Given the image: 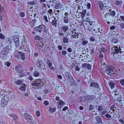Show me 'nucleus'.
<instances>
[{
  "instance_id": "393cba45",
  "label": "nucleus",
  "mask_w": 124,
  "mask_h": 124,
  "mask_svg": "<svg viewBox=\"0 0 124 124\" xmlns=\"http://www.w3.org/2000/svg\"><path fill=\"white\" fill-rule=\"evenodd\" d=\"M109 84L111 89H113L114 87L115 83L112 81H110L109 82Z\"/></svg>"
},
{
  "instance_id": "13d9d810",
  "label": "nucleus",
  "mask_w": 124,
  "mask_h": 124,
  "mask_svg": "<svg viewBox=\"0 0 124 124\" xmlns=\"http://www.w3.org/2000/svg\"><path fill=\"white\" fill-rule=\"evenodd\" d=\"M116 27L114 25L112 26L110 28V29L111 30H113L115 29Z\"/></svg>"
},
{
  "instance_id": "37998d69",
  "label": "nucleus",
  "mask_w": 124,
  "mask_h": 124,
  "mask_svg": "<svg viewBox=\"0 0 124 124\" xmlns=\"http://www.w3.org/2000/svg\"><path fill=\"white\" fill-rule=\"evenodd\" d=\"M88 43V41L86 40H83L82 41V45L83 46L85 45L86 44Z\"/></svg>"
},
{
  "instance_id": "680f3d73",
  "label": "nucleus",
  "mask_w": 124,
  "mask_h": 124,
  "mask_svg": "<svg viewBox=\"0 0 124 124\" xmlns=\"http://www.w3.org/2000/svg\"><path fill=\"white\" fill-rule=\"evenodd\" d=\"M36 116H39L40 115V112L39 111H37L36 112Z\"/></svg>"
},
{
  "instance_id": "49530a36",
  "label": "nucleus",
  "mask_w": 124,
  "mask_h": 124,
  "mask_svg": "<svg viewBox=\"0 0 124 124\" xmlns=\"http://www.w3.org/2000/svg\"><path fill=\"white\" fill-rule=\"evenodd\" d=\"M120 25L122 29L124 28V23H121L120 24Z\"/></svg>"
},
{
  "instance_id": "338daca9",
  "label": "nucleus",
  "mask_w": 124,
  "mask_h": 124,
  "mask_svg": "<svg viewBox=\"0 0 124 124\" xmlns=\"http://www.w3.org/2000/svg\"><path fill=\"white\" fill-rule=\"evenodd\" d=\"M119 121L120 122L122 123V124H124V122L122 119H119Z\"/></svg>"
},
{
  "instance_id": "4d7b16f0",
  "label": "nucleus",
  "mask_w": 124,
  "mask_h": 124,
  "mask_svg": "<svg viewBox=\"0 0 124 124\" xmlns=\"http://www.w3.org/2000/svg\"><path fill=\"white\" fill-rule=\"evenodd\" d=\"M92 30V28L91 27H90L89 26H88L87 27V32H89L91 31Z\"/></svg>"
},
{
  "instance_id": "473e14b6",
  "label": "nucleus",
  "mask_w": 124,
  "mask_h": 124,
  "mask_svg": "<svg viewBox=\"0 0 124 124\" xmlns=\"http://www.w3.org/2000/svg\"><path fill=\"white\" fill-rule=\"evenodd\" d=\"M86 21H88L87 22H88L90 24V25L94 24L95 23V21L93 22L90 20H89L88 19H86Z\"/></svg>"
},
{
  "instance_id": "69168bd1",
  "label": "nucleus",
  "mask_w": 124,
  "mask_h": 124,
  "mask_svg": "<svg viewBox=\"0 0 124 124\" xmlns=\"http://www.w3.org/2000/svg\"><path fill=\"white\" fill-rule=\"evenodd\" d=\"M53 10L51 9H49L48 11V13L50 14H52L53 12Z\"/></svg>"
},
{
  "instance_id": "c756f323",
  "label": "nucleus",
  "mask_w": 124,
  "mask_h": 124,
  "mask_svg": "<svg viewBox=\"0 0 124 124\" xmlns=\"http://www.w3.org/2000/svg\"><path fill=\"white\" fill-rule=\"evenodd\" d=\"M63 42L65 43H68V39L67 37L65 36H64L63 37Z\"/></svg>"
},
{
  "instance_id": "4c0bfd02",
  "label": "nucleus",
  "mask_w": 124,
  "mask_h": 124,
  "mask_svg": "<svg viewBox=\"0 0 124 124\" xmlns=\"http://www.w3.org/2000/svg\"><path fill=\"white\" fill-rule=\"evenodd\" d=\"M20 73L19 76L20 77H22L25 76V74L24 72H23V70L21 71V72L19 73Z\"/></svg>"
},
{
  "instance_id": "72a5a7b5",
  "label": "nucleus",
  "mask_w": 124,
  "mask_h": 124,
  "mask_svg": "<svg viewBox=\"0 0 124 124\" xmlns=\"http://www.w3.org/2000/svg\"><path fill=\"white\" fill-rule=\"evenodd\" d=\"M15 83L16 85H19L21 84L22 82L21 80H18L15 81Z\"/></svg>"
},
{
  "instance_id": "412c9836",
  "label": "nucleus",
  "mask_w": 124,
  "mask_h": 124,
  "mask_svg": "<svg viewBox=\"0 0 124 124\" xmlns=\"http://www.w3.org/2000/svg\"><path fill=\"white\" fill-rule=\"evenodd\" d=\"M71 85H73L74 86H77V84L76 83L75 81L73 80V78L71 79V80L69 81Z\"/></svg>"
},
{
  "instance_id": "7c9ffc66",
  "label": "nucleus",
  "mask_w": 124,
  "mask_h": 124,
  "mask_svg": "<svg viewBox=\"0 0 124 124\" xmlns=\"http://www.w3.org/2000/svg\"><path fill=\"white\" fill-rule=\"evenodd\" d=\"M33 76L35 77H38L39 76V73L38 72L35 71L33 73Z\"/></svg>"
},
{
  "instance_id": "f3484780",
  "label": "nucleus",
  "mask_w": 124,
  "mask_h": 124,
  "mask_svg": "<svg viewBox=\"0 0 124 124\" xmlns=\"http://www.w3.org/2000/svg\"><path fill=\"white\" fill-rule=\"evenodd\" d=\"M65 75L66 76L67 79L69 81L71 80V79H73V78L70 74L68 72H65Z\"/></svg>"
},
{
  "instance_id": "e2e57ef3",
  "label": "nucleus",
  "mask_w": 124,
  "mask_h": 124,
  "mask_svg": "<svg viewBox=\"0 0 124 124\" xmlns=\"http://www.w3.org/2000/svg\"><path fill=\"white\" fill-rule=\"evenodd\" d=\"M67 53V52L66 51H63L62 52V54L63 55H65Z\"/></svg>"
},
{
  "instance_id": "5fc2aeb1",
  "label": "nucleus",
  "mask_w": 124,
  "mask_h": 124,
  "mask_svg": "<svg viewBox=\"0 0 124 124\" xmlns=\"http://www.w3.org/2000/svg\"><path fill=\"white\" fill-rule=\"evenodd\" d=\"M43 18L45 20V22H46L47 23L48 21L47 19V17L45 16H43Z\"/></svg>"
},
{
  "instance_id": "1a4fd4ad",
  "label": "nucleus",
  "mask_w": 124,
  "mask_h": 124,
  "mask_svg": "<svg viewBox=\"0 0 124 124\" xmlns=\"http://www.w3.org/2000/svg\"><path fill=\"white\" fill-rule=\"evenodd\" d=\"M36 64L38 67H39L41 69L45 70L46 69L45 65L40 60H37L36 62Z\"/></svg>"
},
{
  "instance_id": "8fccbe9b",
  "label": "nucleus",
  "mask_w": 124,
  "mask_h": 124,
  "mask_svg": "<svg viewBox=\"0 0 124 124\" xmlns=\"http://www.w3.org/2000/svg\"><path fill=\"white\" fill-rule=\"evenodd\" d=\"M93 107L94 106L93 105H90L89 108V110H93Z\"/></svg>"
},
{
  "instance_id": "f704fd0d",
  "label": "nucleus",
  "mask_w": 124,
  "mask_h": 124,
  "mask_svg": "<svg viewBox=\"0 0 124 124\" xmlns=\"http://www.w3.org/2000/svg\"><path fill=\"white\" fill-rule=\"evenodd\" d=\"M56 110V108H52L51 107H49V110L51 111V112H54Z\"/></svg>"
},
{
  "instance_id": "0e129e2a",
  "label": "nucleus",
  "mask_w": 124,
  "mask_h": 124,
  "mask_svg": "<svg viewBox=\"0 0 124 124\" xmlns=\"http://www.w3.org/2000/svg\"><path fill=\"white\" fill-rule=\"evenodd\" d=\"M8 43H11L12 42V41L11 39L9 38H8Z\"/></svg>"
},
{
  "instance_id": "6e6d98bb",
  "label": "nucleus",
  "mask_w": 124,
  "mask_h": 124,
  "mask_svg": "<svg viewBox=\"0 0 124 124\" xmlns=\"http://www.w3.org/2000/svg\"><path fill=\"white\" fill-rule=\"evenodd\" d=\"M50 67V68L53 71H54L55 70L54 68L52 65L49 66Z\"/></svg>"
},
{
  "instance_id": "c85d7f7f",
  "label": "nucleus",
  "mask_w": 124,
  "mask_h": 124,
  "mask_svg": "<svg viewBox=\"0 0 124 124\" xmlns=\"http://www.w3.org/2000/svg\"><path fill=\"white\" fill-rule=\"evenodd\" d=\"M26 87V85L24 84H23L22 85L20 88V89L22 91H24L25 90V88Z\"/></svg>"
},
{
  "instance_id": "2eb2a0df",
  "label": "nucleus",
  "mask_w": 124,
  "mask_h": 124,
  "mask_svg": "<svg viewBox=\"0 0 124 124\" xmlns=\"http://www.w3.org/2000/svg\"><path fill=\"white\" fill-rule=\"evenodd\" d=\"M51 19L52 21L51 22L52 25L56 27L57 26V20L56 19L53 17H52Z\"/></svg>"
},
{
  "instance_id": "7ed1b4c3",
  "label": "nucleus",
  "mask_w": 124,
  "mask_h": 124,
  "mask_svg": "<svg viewBox=\"0 0 124 124\" xmlns=\"http://www.w3.org/2000/svg\"><path fill=\"white\" fill-rule=\"evenodd\" d=\"M95 96L94 95H91L85 96L83 98L81 101L82 104H86L87 103V101L89 100H91L95 98Z\"/></svg>"
},
{
  "instance_id": "c03bdc74",
  "label": "nucleus",
  "mask_w": 124,
  "mask_h": 124,
  "mask_svg": "<svg viewBox=\"0 0 124 124\" xmlns=\"http://www.w3.org/2000/svg\"><path fill=\"white\" fill-rule=\"evenodd\" d=\"M41 38L39 36L37 35L35 37V39L36 40H40Z\"/></svg>"
},
{
  "instance_id": "9b49d317",
  "label": "nucleus",
  "mask_w": 124,
  "mask_h": 124,
  "mask_svg": "<svg viewBox=\"0 0 124 124\" xmlns=\"http://www.w3.org/2000/svg\"><path fill=\"white\" fill-rule=\"evenodd\" d=\"M24 117L26 121L29 123L31 122L33 123V121L32 120L31 116L29 114L27 113H25L24 114Z\"/></svg>"
},
{
  "instance_id": "58836bf2",
  "label": "nucleus",
  "mask_w": 124,
  "mask_h": 124,
  "mask_svg": "<svg viewBox=\"0 0 124 124\" xmlns=\"http://www.w3.org/2000/svg\"><path fill=\"white\" fill-rule=\"evenodd\" d=\"M36 1L35 0H33L32 1H29L28 2V3L30 5H34L36 3Z\"/></svg>"
},
{
  "instance_id": "20e7f679",
  "label": "nucleus",
  "mask_w": 124,
  "mask_h": 124,
  "mask_svg": "<svg viewBox=\"0 0 124 124\" xmlns=\"http://www.w3.org/2000/svg\"><path fill=\"white\" fill-rule=\"evenodd\" d=\"M108 70H105V72L110 76L113 77L115 76V73L114 70V67L111 66V67H108Z\"/></svg>"
},
{
  "instance_id": "e433bc0d",
  "label": "nucleus",
  "mask_w": 124,
  "mask_h": 124,
  "mask_svg": "<svg viewBox=\"0 0 124 124\" xmlns=\"http://www.w3.org/2000/svg\"><path fill=\"white\" fill-rule=\"evenodd\" d=\"M59 105H65V102L63 101H62L61 100H59Z\"/></svg>"
},
{
  "instance_id": "4468645a",
  "label": "nucleus",
  "mask_w": 124,
  "mask_h": 124,
  "mask_svg": "<svg viewBox=\"0 0 124 124\" xmlns=\"http://www.w3.org/2000/svg\"><path fill=\"white\" fill-rule=\"evenodd\" d=\"M116 48L114 51H113V53L114 54H118L119 53H121V48L120 46L117 45V46H115Z\"/></svg>"
},
{
  "instance_id": "a19ab883",
  "label": "nucleus",
  "mask_w": 124,
  "mask_h": 124,
  "mask_svg": "<svg viewBox=\"0 0 124 124\" xmlns=\"http://www.w3.org/2000/svg\"><path fill=\"white\" fill-rule=\"evenodd\" d=\"M10 116L11 117L13 118V119L14 120H16L17 119V117L15 115L12 114Z\"/></svg>"
},
{
  "instance_id": "bb28decb",
  "label": "nucleus",
  "mask_w": 124,
  "mask_h": 124,
  "mask_svg": "<svg viewBox=\"0 0 124 124\" xmlns=\"http://www.w3.org/2000/svg\"><path fill=\"white\" fill-rule=\"evenodd\" d=\"M86 13V10H83L82 12H81V17L82 18H83L85 16Z\"/></svg>"
},
{
  "instance_id": "cd10ccee",
  "label": "nucleus",
  "mask_w": 124,
  "mask_h": 124,
  "mask_svg": "<svg viewBox=\"0 0 124 124\" xmlns=\"http://www.w3.org/2000/svg\"><path fill=\"white\" fill-rule=\"evenodd\" d=\"M99 6L100 9L101 10V11H102L103 10L104 8L106 6H104L103 4H101L99 5Z\"/></svg>"
},
{
  "instance_id": "774afa93",
  "label": "nucleus",
  "mask_w": 124,
  "mask_h": 124,
  "mask_svg": "<svg viewBox=\"0 0 124 124\" xmlns=\"http://www.w3.org/2000/svg\"><path fill=\"white\" fill-rule=\"evenodd\" d=\"M120 82L122 85H124V79L121 80Z\"/></svg>"
},
{
  "instance_id": "f8f14e48",
  "label": "nucleus",
  "mask_w": 124,
  "mask_h": 124,
  "mask_svg": "<svg viewBox=\"0 0 124 124\" xmlns=\"http://www.w3.org/2000/svg\"><path fill=\"white\" fill-rule=\"evenodd\" d=\"M65 8V7L62 5V4L60 2V1H59L58 3H57L55 6V8L57 9H60L61 10H63L64 8Z\"/></svg>"
},
{
  "instance_id": "f03ea898",
  "label": "nucleus",
  "mask_w": 124,
  "mask_h": 124,
  "mask_svg": "<svg viewBox=\"0 0 124 124\" xmlns=\"http://www.w3.org/2000/svg\"><path fill=\"white\" fill-rule=\"evenodd\" d=\"M44 84L43 80L40 79H37L33 81L31 85L33 86H35L39 88H40L43 85L42 84Z\"/></svg>"
},
{
  "instance_id": "ddd939ff",
  "label": "nucleus",
  "mask_w": 124,
  "mask_h": 124,
  "mask_svg": "<svg viewBox=\"0 0 124 124\" xmlns=\"http://www.w3.org/2000/svg\"><path fill=\"white\" fill-rule=\"evenodd\" d=\"M38 27V28L41 31V33L42 31H44L45 33H47V30L46 27L44 25L42 24L39 25Z\"/></svg>"
},
{
  "instance_id": "ea45409f",
  "label": "nucleus",
  "mask_w": 124,
  "mask_h": 124,
  "mask_svg": "<svg viewBox=\"0 0 124 124\" xmlns=\"http://www.w3.org/2000/svg\"><path fill=\"white\" fill-rule=\"evenodd\" d=\"M122 3V2L121 1L119 0H116L115 2V4L117 5H119L120 4H121Z\"/></svg>"
},
{
  "instance_id": "de8ad7c7",
  "label": "nucleus",
  "mask_w": 124,
  "mask_h": 124,
  "mask_svg": "<svg viewBox=\"0 0 124 124\" xmlns=\"http://www.w3.org/2000/svg\"><path fill=\"white\" fill-rule=\"evenodd\" d=\"M115 12L114 11H113L110 12V15H111L112 16H114L115 14Z\"/></svg>"
},
{
  "instance_id": "423d86ee",
  "label": "nucleus",
  "mask_w": 124,
  "mask_h": 124,
  "mask_svg": "<svg viewBox=\"0 0 124 124\" xmlns=\"http://www.w3.org/2000/svg\"><path fill=\"white\" fill-rule=\"evenodd\" d=\"M90 86L92 87V89L95 93L96 92H98V88L99 87V85L97 83L95 82H92L90 84Z\"/></svg>"
},
{
  "instance_id": "603ef678",
  "label": "nucleus",
  "mask_w": 124,
  "mask_h": 124,
  "mask_svg": "<svg viewBox=\"0 0 124 124\" xmlns=\"http://www.w3.org/2000/svg\"><path fill=\"white\" fill-rule=\"evenodd\" d=\"M105 116L106 117L108 118H110L111 117V116L110 115L108 114L106 115H105Z\"/></svg>"
},
{
  "instance_id": "09e8293b",
  "label": "nucleus",
  "mask_w": 124,
  "mask_h": 124,
  "mask_svg": "<svg viewBox=\"0 0 124 124\" xmlns=\"http://www.w3.org/2000/svg\"><path fill=\"white\" fill-rule=\"evenodd\" d=\"M47 63L48 66L52 65V62L51 60H48L47 62Z\"/></svg>"
},
{
  "instance_id": "0eeeda50",
  "label": "nucleus",
  "mask_w": 124,
  "mask_h": 124,
  "mask_svg": "<svg viewBox=\"0 0 124 124\" xmlns=\"http://www.w3.org/2000/svg\"><path fill=\"white\" fill-rule=\"evenodd\" d=\"M110 8L109 7L106 6L105 8H104L103 10L101 11V14L103 15H104L105 16H108L107 14H109V12L111 10Z\"/></svg>"
},
{
  "instance_id": "dca6fc26",
  "label": "nucleus",
  "mask_w": 124,
  "mask_h": 124,
  "mask_svg": "<svg viewBox=\"0 0 124 124\" xmlns=\"http://www.w3.org/2000/svg\"><path fill=\"white\" fill-rule=\"evenodd\" d=\"M95 119L96 122L99 124H102L104 123L100 116H98L95 117Z\"/></svg>"
},
{
  "instance_id": "a211bd4d",
  "label": "nucleus",
  "mask_w": 124,
  "mask_h": 124,
  "mask_svg": "<svg viewBox=\"0 0 124 124\" xmlns=\"http://www.w3.org/2000/svg\"><path fill=\"white\" fill-rule=\"evenodd\" d=\"M16 70L18 73L21 72L22 71V66L19 65L16 66L15 67Z\"/></svg>"
},
{
  "instance_id": "f257e3e1",
  "label": "nucleus",
  "mask_w": 124,
  "mask_h": 124,
  "mask_svg": "<svg viewBox=\"0 0 124 124\" xmlns=\"http://www.w3.org/2000/svg\"><path fill=\"white\" fill-rule=\"evenodd\" d=\"M11 48L10 46L9 45H7L5 47H4L0 54V57L3 58L8 54H9L10 52L9 51Z\"/></svg>"
},
{
  "instance_id": "b1692460",
  "label": "nucleus",
  "mask_w": 124,
  "mask_h": 124,
  "mask_svg": "<svg viewBox=\"0 0 124 124\" xmlns=\"http://www.w3.org/2000/svg\"><path fill=\"white\" fill-rule=\"evenodd\" d=\"M0 5V15H3V14L5 12L4 8L2 7H1Z\"/></svg>"
},
{
  "instance_id": "9d476101",
  "label": "nucleus",
  "mask_w": 124,
  "mask_h": 124,
  "mask_svg": "<svg viewBox=\"0 0 124 124\" xmlns=\"http://www.w3.org/2000/svg\"><path fill=\"white\" fill-rule=\"evenodd\" d=\"M19 35H15L13 36V39L15 43L16 46L17 47L19 45L20 41L19 40Z\"/></svg>"
},
{
  "instance_id": "2f4dec72",
  "label": "nucleus",
  "mask_w": 124,
  "mask_h": 124,
  "mask_svg": "<svg viewBox=\"0 0 124 124\" xmlns=\"http://www.w3.org/2000/svg\"><path fill=\"white\" fill-rule=\"evenodd\" d=\"M20 58L21 59L23 60H24L25 59V54L24 53H22V52H21V53H20Z\"/></svg>"
},
{
  "instance_id": "5701e85b",
  "label": "nucleus",
  "mask_w": 124,
  "mask_h": 124,
  "mask_svg": "<svg viewBox=\"0 0 124 124\" xmlns=\"http://www.w3.org/2000/svg\"><path fill=\"white\" fill-rule=\"evenodd\" d=\"M61 28L64 32H65L68 30V27L66 25L65 26L64 25H63V26L61 27Z\"/></svg>"
},
{
  "instance_id": "c9c22d12",
  "label": "nucleus",
  "mask_w": 124,
  "mask_h": 124,
  "mask_svg": "<svg viewBox=\"0 0 124 124\" xmlns=\"http://www.w3.org/2000/svg\"><path fill=\"white\" fill-rule=\"evenodd\" d=\"M38 26L35 27L34 28V30L37 32H39V33H41V31L39 29V28H38Z\"/></svg>"
},
{
  "instance_id": "bf43d9fd",
  "label": "nucleus",
  "mask_w": 124,
  "mask_h": 124,
  "mask_svg": "<svg viewBox=\"0 0 124 124\" xmlns=\"http://www.w3.org/2000/svg\"><path fill=\"white\" fill-rule=\"evenodd\" d=\"M20 15L21 17H23L25 16V14L23 12H21L20 13Z\"/></svg>"
},
{
  "instance_id": "6ab92c4d",
  "label": "nucleus",
  "mask_w": 124,
  "mask_h": 124,
  "mask_svg": "<svg viewBox=\"0 0 124 124\" xmlns=\"http://www.w3.org/2000/svg\"><path fill=\"white\" fill-rule=\"evenodd\" d=\"M111 42L112 44H116L119 41L117 39V37H115L111 39Z\"/></svg>"
},
{
  "instance_id": "aec40b11",
  "label": "nucleus",
  "mask_w": 124,
  "mask_h": 124,
  "mask_svg": "<svg viewBox=\"0 0 124 124\" xmlns=\"http://www.w3.org/2000/svg\"><path fill=\"white\" fill-rule=\"evenodd\" d=\"M82 67L84 68L86 67L89 70L91 69V66L90 64L86 63L83 64L82 65Z\"/></svg>"
},
{
  "instance_id": "4be33fe9",
  "label": "nucleus",
  "mask_w": 124,
  "mask_h": 124,
  "mask_svg": "<svg viewBox=\"0 0 124 124\" xmlns=\"http://www.w3.org/2000/svg\"><path fill=\"white\" fill-rule=\"evenodd\" d=\"M20 53H21V52H18L16 53V54H15V57L19 61L21 59V58H20L21 55Z\"/></svg>"
},
{
  "instance_id": "6e6552de",
  "label": "nucleus",
  "mask_w": 124,
  "mask_h": 124,
  "mask_svg": "<svg viewBox=\"0 0 124 124\" xmlns=\"http://www.w3.org/2000/svg\"><path fill=\"white\" fill-rule=\"evenodd\" d=\"M64 15L63 18V22L65 23H68L70 21V15L67 12L65 13Z\"/></svg>"
},
{
  "instance_id": "a18cd8bd",
  "label": "nucleus",
  "mask_w": 124,
  "mask_h": 124,
  "mask_svg": "<svg viewBox=\"0 0 124 124\" xmlns=\"http://www.w3.org/2000/svg\"><path fill=\"white\" fill-rule=\"evenodd\" d=\"M103 110V108L102 106H100L98 107V110L99 111H101Z\"/></svg>"
},
{
  "instance_id": "a878e982",
  "label": "nucleus",
  "mask_w": 124,
  "mask_h": 124,
  "mask_svg": "<svg viewBox=\"0 0 124 124\" xmlns=\"http://www.w3.org/2000/svg\"><path fill=\"white\" fill-rule=\"evenodd\" d=\"M111 66L110 65H106V64L105 63L103 62L102 65V67L104 69L106 68V70H108V69L107 68L108 67H111Z\"/></svg>"
},
{
  "instance_id": "3c124183",
  "label": "nucleus",
  "mask_w": 124,
  "mask_h": 124,
  "mask_svg": "<svg viewBox=\"0 0 124 124\" xmlns=\"http://www.w3.org/2000/svg\"><path fill=\"white\" fill-rule=\"evenodd\" d=\"M100 49L101 51L103 52L104 53L106 51V50L105 49L102 47H101Z\"/></svg>"
},
{
  "instance_id": "39448f33",
  "label": "nucleus",
  "mask_w": 124,
  "mask_h": 124,
  "mask_svg": "<svg viewBox=\"0 0 124 124\" xmlns=\"http://www.w3.org/2000/svg\"><path fill=\"white\" fill-rule=\"evenodd\" d=\"M8 100L9 97L8 96L5 95L3 96L1 100V106L3 107H5L7 104Z\"/></svg>"
},
{
  "instance_id": "864d4df0",
  "label": "nucleus",
  "mask_w": 124,
  "mask_h": 124,
  "mask_svg": "<svg viewBox=\"0 0 124 124\" xmlns=\"http://www.w3.org/2000/svg\"><path fill=\"white\" fill-rule=\"evenodd\" d=\"M44 104L45 105L47 106L49 104V102L45 100L44 101Z\"/></svg>"
},
{
  "instance_id": "79ce46f5",
  "label": "nucleus",
  "mask_w": 124,
  "mask_h": 124,
  "mask_svg": "<svg viewBox=\"0 0 124 124\" xmlns=\"http://www.w3.org/2000/svg\"><path fill=\"white\" fill-rule=\"evenodd\" d=\"M0 39L3 40L5 39V36L3 34L1 33H0Z\"/></svg>"
},
{
  "instance_id": "052dcab7",
  "label": "nucleus",
  "mask_w": 124,
  "mask_h": 124,
  "mask_svg": "<svg viewBox=\"0 0 124 124\" xmlns=\"http://www.w3.org/2000/svg\"><path fill=\"white\" fill-rule=\"evenodd\" d=\"M5 64L8 67H9L11 63L10 62H7L5 63Z\"/></svg>"
}]
</instances>
